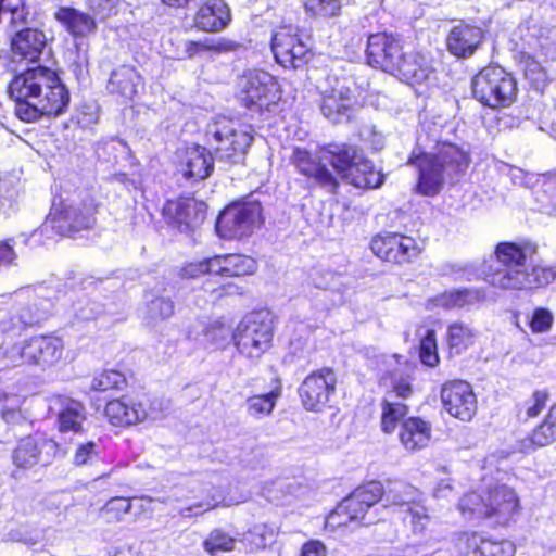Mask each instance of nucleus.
Listing matches in <instances>:
<instances>
[{"label":"nucleus","instance_id":"obj_41","mask_svg":"<svg viewBox=\"0 0 556 556\" xmlns=\"http://www.w3.org/2000/svg\"><path fill=\"white\" fill-rule=\"evenodd\" d=\"M281 396V383L279 380L276 381L275 388L261 395L250 396L247 400V412L250 416L260 418L271 414L277 400Z\"/></svg>","mask_w":556,"mask_h":556},{"label":"nucleus","instance_id":"obj_18","mask_svg":"<svg viewBox=\"0 0 556 556\" xmlns=\"http://www.w3.org/2000/svg\"><path fill=\"white\" fill-rule=\"evenodd\" d=\"M109 421L114 426H130L155 418L152 403L146 396H122L106 403L104 409Z\"/></svg>","mask_w":556,"mask_h":556},{"label":"nucleus","instance_id":"obj_54","mask_svg":"<svg viewBox=\"0 0 556 556\" xmlns=\"http://www.w3.org/2000/svg\"><path fill=\"white\" fill-rule=\"evenodd\" d=\"M87 7L100 20H105L118 12L121 0H87Z\"/></svg>","mask_w":556,"mask_h":556},{"label":"nucleus","instance_id":"obj_24","mask_svg":"<svg viewBox=\"0 0 556 556\" xmlns=\"http://www.w3.org/2000/svg\"><path fill=\"white\" fill-rule=\"evenodd\" d=\"M291 161L302 175L314 179L327 191L334 192L337 190L338 180L327 168L326 159H323V149L313 155L305 149L295 148Z\"/></svg>","mask_w":556,"mask_h":556},{"label":"nucleus","instance_id":"obj_28","mask_svg":"<svg viewBox=\"0 0 556 556\" xmlns=\"http://www.w3.org/2000/svg\"><path fill=\"white\" fill-rule=\"evenodd\" d=\"M49 409L58 414L61 432H79L85 420L84 406L67 396L53 395L49 400Z\"/></svg>","mask_w":556,"mask_h":556},{"label":"nucleus","instance_id":"obj_17","mask_svg":"<svg viewBox=\"0 0 556 556\" xmlns=\"http://www.w3.org/2000/svg\"><path fill=\"white\" fill-rule=\"evenodd\" d=\"M370 249L379 258L394 264L409 263L420 253V248L414 238L396 232L375 236L371 239Z\"/></svg>","mask_w":556,"mask_h":556},{"label":"nucleus","instance_id":"obj_63","mask_svg":"<svg viewBox=\"0 0 556 556\" xmlns=\"http://www.w3.org/2000/svg\"><path fill=\"white\" fill-rule=\"evenodd\" d=\"M164 4L174 8L185 7L190 0H161Z\"/></svg>","mask_w":556,"mask_h":556},{"label":"nucleus","instance_id":"obj_33","mask_svg":"<svg viewBox=\"0 0 556 556\" xmlns=\"http://www.w3.org/2000/svg\"><path fill=\"white\" fill-rule=\"evenodd\" d=\"M144 87L142 76L130 65L115 68L110 76L108 90L126 100H132Z\"/></svg>","mask_w":556,"mask_h":556},{"label":"nucleus","instance_id":"obj_56","mask_svg":"<svg viewBox=\"0 0 556 556\" xmlns=\"http://www.w3.org/2000/svg\"><path fill=\"white\" fill-rule=\"evenodd\" d=\"M553 315L546 308H536L530 320V328L534 333L547 332L553 325Z\"/></svg>","mask_w":556,"mask_h":556},{"label":"nucleus","instance_id":"obj_11","mask_svg":"<svg viewBox=\"0 0 556 556\" xmlns=\"http://www.w3.org/2000/svg\"><path fill=\"white\" fill-rule=\"evenodd\" d=\"M96 207L92 203L54 204L46 222L41 226V232L49 229L61 236H71L93 226Z\"/></svg>","mask_w":556,"mask_h":556},{"label":"nucleus","instance_id":"obj_49","mask_svg":"<svg viewBox=\"0 0 556 556\" xmlns=\"http://www.w3.org/2000/svg\"><path fill=\"white\" fill-rule=\"evenodd\" d=\"M101 452V445L96 442L78 444L73 455V463L76 466L92 465L100 458Z\"/></svg>","mask_w":556,"mask_h":556},{"label":"nucleus","instance_id":"obj_25","mask_svg":"<svg viewBox=\"0 0 556 556\" xmlns=\"http://www.w3.org/2000/svg\"><path fill=\"white\" fill-rule=\"evenodd\" d=\"M43 316L31 313L28 308L11 305L0 308V346L21 336L23 330L39 323Z\"/></svg>","mask_w":556,"mask_h":556},{"label":"nucleus","instance_id":"obj_23","mask_svg":"<svg viewBox=\"0 0 556 556\" xmlns=\"http://www.w3.org/2000/svg\"><path fill=\"white\" fill-rule=\"evenodd\" d=\"M393 75L412 86L427 85L434 80L432 58L424 52H403Z\"/></svg>","mask_w":556,"mask_h":556},{"label":"nucleus","instance_id":"obj_43","mask_svg":"<svg viewBox=\"0 0 556 556\" xmlns=\"http://www.w3.org/2000/svg\"><path fill=\"white\" fill-rule=\"evenodd\" d=\"M477 300V294L470 290H453L448 292H444L433 300L430 303L433 306H441L444 308H455L463 307L468 305Z\"/></svg>","mask_w":556,"mask_h":556},{"label":"nucleus","instance_id":"obj_30","mask_svg":"<svg viewBox=\"0 0 556 556\" xmlns=\"http://www.w3.org/2000/svg\"><path fill=\"white\" fill-rule=\"evenodd\" d=\"M458 552L463 556H492L493 549L508 556L510 553V541H492L480 533H460L456 541Z\"/></svg>","mask_w":556,"mask_h":556},{"label":"nucleus","instance_id":"obj_61","mask_svg":"<svg viewBox=\"0 0 556 556\" xmlns=\"http://www.w3.org/2000/svg\"><path fill=\"white\" fill-rule=\"evenodd\" d=\"M453 493V485L450 478L440 480L433 488V497L438 500L448 498Z\"/></svg>","mask_w":556,"mask_h":556},{"label":"nucleus","instance_id":"obj_50","mask_svg":"<svg viewBox=\"0 0 556 556\" xmlns=\"http://www.w3.org/2000/svg\"><path fill=\"white\" fill-rule=\"evenodd\" d=\"M125 383V377L116 370H104L96 375L91 381L90 388L94 391H106L118 389Z\"/></svg>","mask_w":556,"mask_h":556},{"label":"nucleus","instance_id":"obj_29","mask_svg":"<svg viewBox=\"0 0 556 556\" xmlns=\"http://www.w3.org/2000/svg\"><path fill=\"white\" fill-rule=\"evenodd\" d=\"M179 165L185 177L203 180L213 170V159L204 147H187L179 154Z\"/></svg>","mask_w":556,"mask_h":556},{"label":"nucleus","instance_id":"obj_55","mask_svg":"<svg viewBox=\"0 0 556 556\" xmlns=\"http://www.w3.org/2000/svg\"><path fill=\"white\" fill-rule=\"evenodd\" d=\"M549 394L546 390H538L525 402L528 417H536L546 407Z\"/></svg>","mask_w":556,"mask_h":556},{"label":"nucleus","instance_id":"obj_19","mask_svg":"<svg viewBox=\"0 0 556 556\" xmlns=\"http://www.w3.org/2000/svg\"><path fill=\"white\" fill-rule=\"evenodd\" d=\"M444 409L453 417L469 421L477 413V397L471 386L463 380L448 381L441 389Z\"/></svg>","mask_w":556,"mask_h":556},{"label":"nucleus","instance_id":"obj_44","mask_svg":"<svg viewBox=\"0 0 556 556\" xmlns=\"http://www.w3.org/2000/svg\"><path fill=\"white\" fill-rule=\"evenodd\" d=\"M38 447L36 441L27 437L20 441L13 453V463L20 468H29L38 463Z\"/></svg>","mask_w":556,"mask_h":556},{"label":"nucleus","instance_id":"obj_47","mask_svg":"<svg viewBox=\"0 0 556 556\" xmlns=\"http://www.w3.org/2000/svg\"><path fill=\"white\" fill-rule=\"evenodd\" d=\"M205 552L215 555L218 552H228L235 547V539L220 529L213 530L203 543Z\"/></svg>","mask_w":556,"mask_h":556},{"label":"nucleus","instance_id":"obj_46","mask_svg":"<svg viewBox=\"0 0 556 556\" xmlns=\"http://www.w3.org/2000/svg\"><path fill=\"white\" fill-rule=\"evenodd\" d=\"M173 314L174 303L167 298L159 296L148 303L144 319L149 325H155Z\"/></svg>","mask_w":556,"mask_h":556},{"label":"nucleus","instance_id":"obj_22","mask_svg":"<svg viewBox=\"0 0 556 556\" xmlns=\"http://www.w3.org/2000/svg\"><path fill=\"white\" fill-rule=\"evenodd\" d=\"M206 213V205L192 198L169 200L163 208L167 222L179 231L185 232L200 225Z\"/></svg>","mask_w":556,"mask_h":556},{"label":"nucleus","instance_id":"obj_27","mask_svg":"<svg viewBox=\"0 0 556 556\" xmlns=\"http://www.w3.org/2000/svg\"><path fill=\"white\" fill-rule=\"evenodd\" d=\"M483 40V31L477 26L459 23L450 30L446 38L448 51L457 58H469Z\"/></svg>","mask_w":556,"mask_h":556},{"label":"nucleus","instance_id":"obj_37","mask_svg":"<svg viewBox=\"0 0 556 556\" xmlns=\"http://www.w3.org/2000/svg\"><path fill=\"white\" fill-rule=\"evenodd\" d=\"M359 157L357 149L346 143L330 144L323 149V159H326L327 164H331L344 177L351 172L352 166Z\"/></svg>","mask_w":556,"mask_h":556},{"label":"nucleus","instance_id":"obj_16","mask_svg":"<svg viewBox=\"0 0 556 556\" xmlns=\"http://www.w3.org/2000/svg\"><path fill=\"white\" fill-rule=\"evenodd\" d=\"M337 376L329 368L308 375L299 388L302 405L311 412L324 410L336 391Z\"/></svg>","mask_w":556,"mask_h":556},{"label":"nucleus","instance_id":"obj_51","mask_svg":"<svg viewBox=\"0 0 556 556\" xmlns=\"http://www.w3.org/2000/svg\"><path fill=\"white\" fill-rule=\"evenodd\" d=\"M437 348L435 332L428 329L420 340V359L425 365L434 367L439 363Z\"/></svg>","mask_w":556,"mask_h":556},{"label":"nucleus","instance_id":"obj_62","mask_svg":"<svg viewBox=\"0 0 556 556\" xmlns=\"http://www.w3.org/2000/svg\"><path fill=\"white\" fill-rule=\"evenodd\" d=\"M200 49H212V50L223 51V50H227L228 47L224 43H218L217 46H212V47L204 46L199 42H189L187 45V52L189 53L190 56L194 55Z\"/></svg>","mask_w":556,"mask_h":556},{"label":"nucleus","instance_id":"obj_5","mask_svg":"<svg viewBox=\"0 0 556 556\" xmlns=\"http://www.w3.org/2000/svg\"><path fill=\"white\" fill-rule=\"evenodd\" d=\"M252 140L250 127L226 117H218L206 127V141L214 150L216 159L229 164L241 162Z\"/></svg>","mask_w":556,"mask_h":556},{"label":"nucleus","instance_id":"obj_7","mask_svg":"<svg viewBox=\"0 0 556 556\" xmlns=\"http://www.w3.org/2000/svg\"><path fill=\"white\" fill-rule=\"evenodd\" d=\"M7 365H35L41 369L55 366L63 356L64 343L59 337L37 336L7 348Z\"/></svg>","mask_w":556,"mask_h":556},{"label":"nucleus","instance_id":"obj_40","mask_svg":"<svg viewBox=\"0 0 556 556\" xmlns=\"http://www.w3.org/2000/svg\"><path fill=\"white\" fill-rule=\"evenodd\" d=\"M384 495L383 486L378 481H370L355 489L343 500V508H354L355 505L365 504L370 510Z\"/></svg>","mask_w":556,"mask_h":556},{"label":"nucleus","instance_id":"obj_38","mask_svg":"<svg viewBox=\"0 0 556 556\" xmlns=\"http://www.w3.org/2000/svg\"><path fill=\"white\" fill-rule=\"evenodd\" d=\"M358 521L364 526H369L376 521V517L370 515L365 504L355 505L354 508H343V501L327 517L326 526L336 528L348 526L349 522Z\"/></svg>","mask_w":556,"mask_h":556},{"label":"nucleus","instance_id":"obj_6","mask_svg":"<svg viewBox=\"0 0 556 556\" xmlns=\"http://www.w3.org/2000/svg\"><path fill=\"white\" fill-rule=\"evenodd\" d=\"M237 97L252 113L263 114L277 109L281 90L277 79L260 70L245 72L238 80Z\"/></svg>","mask_w":556,"mask_h":556},{"label":"nucleus","instance_id":"obj_4","mask_svg":"<svg viewBox=\"0 0 556 556\" xmlns=\"http://www.w3.org/2000/svg\"><path fill=\"white\" fill-rule=\"evenodd\" d=\"M388 370L380 379L381 387L386 390L382 403L381 428L386 433H392L396 424L408 413L407 406L397 401L406 400L412 393V384L407 375L408 364L403 362V356L393 354L386 359Z\"/></svg>","mask_w":556,"mask_h":556},{"label":"nucleus","instance_id":"obj_21","mask_svg":"<svg viewBox=\"0 0 556 556\" xmlns=\"http://www.w3.org/2000/svg\"><path fill=\"white\" fill-rule=\"evenodd\" d=\"M402 53L401 42L393 35L377 33L371 34L367 39V62L375 68L390 74L394 73Z\"/></svg>","mask_w":556,"mask_h":556},{"label":"nucleus","instance_id":"obj_57","mask_svg":"<svg viewBox=\"0 0 556 556\" xmlns=\"http://www.w3.org/2000/svg\"><path fill=\"white\" fill-rule=\"evenodd\" d=\"M8 405L1 408V415L5 422L11 424L20 417L21 400L17 396L7 397Z\"/></svg>","mask_w":556,"mask_h":556},{"label":"nucleus","instance_id":"obj_14","mask_svg":"<svg viewBox=\"0 0 556 556\" xmlns=\"http://www.w3.org/2000/svg\"><path fill=\"white\" fill-rule=\"evenodd\" d=\"M421 493L413 485L396 483L386 493L387 505L399 508L404 515L414 533H422L427 528L430 516L427 508L421 504Z\"/></svg>","mask_w":556,"mask_h":556},{"label":"nucleus","instance_id":"obj_20","mask_svg":"<svg viewBox=\"0 0 556 556\" xmlns=\"http://www.w3.org/2000/svg\"><path fill=\"white\" fill-rule=\"evenodd\" d=\"M349 79H337L330 90H326L321 101V112L331 123L348 122L357 103Z\"/></svg>","mask_w":556,"mask_h":556},{"label":"nucleus","instance_id":"obj_45","mask_svg":"<svg viewBox=\"0 0 556 556\" xmlns=\"http://www.w3.org/2000/svg\"><path fill=\"white\" fill-rule=\"evenodd\" d=\"M475 333L463 323H455L448 327L447 341L450 348L456 353L462 352L473 343Z\"/></svg>","mask_w":556,"mask_h":556},{"label":"nucleus","instance_id":"obj_31","mask_svg":"<svg viewBox=\"0 0 556 556\" xmlns=\"http://www.w3.org/2000/svg\"><path fill=\"white\" fill-rule=\"evenodd\" d=\"M228 5L223 0H208L195 13L194 25L207 33L223 30L230 22Z\"/></svg>","mask_w":556,"mask_h":556},{"label":"nucleus","instance_id":"obj_35","mask_svg":"<svg viewBox=\"0 0 556 556\" xmlns=\"http://www.w3.org/2000/svg\"><path fill=\"white\" fill-rule=\"evenodd\" d=\"M54 17L74 38H86L97 30L94 17L75 8L62 7L55 12Z\"/></svg>","mask_w":556,"mask_h":556},{"label":"nucleus","instance_id":"obj_42","mask_svg":"<svg viewBox=\"0 0 556 556\" xmlns=\"http://www.w3.org/2000/svg\"><path fill=\"white\" fill-rule=\"evenodd\" d=\"M277 529L274 526L266 523L255 525L247 534H244V542L251 549L265 548L275 542Z\"/></svg>","mask_w":556,"mask_h":556},{"label":"nucleus","instance_id":"obj_15","mask_svg":"<svg viewBox=\"0 0 556 556\" xmlns=\"http://www.w3.org/2000/svg\"><path fill=\"white\" fill-rule=\"evenodd\" d=\"M256 270L254 258L242 254H225L191 263L184 268L186 277H197L201 274L238 277L251 275Z\"/></svg>","mask_w":556,"mask_h":556},{"label":"nucleus","instance_id":"obj_36","mask_svg":"<svg viewBox=\"0 0 556 556\" xmlns=\"http://www.w3.org/2000/svg\"><path fill=\"white\" fill-rule=\"evenodd\" d=\"M556 441V403L549 408L544 421L530 435L518 442L520 453H530L538 447L546 446Z\"/></svg>","mask_w":556,"mask_h":556},{"label":"nucleus","instance_id":"obj_52","mask_svg":"<svg viewBox=\"0 0 556 556\" xmlns=\"http://www.w3.org/2000/svg\"><path fill=\"white\" fill-rule=\"evenodd\" d=\"M305 8L314 15L333 16L339 13L340 0H305Z\"/></svg>","mask_w":556,"mask_h":556},{"label":"nucleus","instance_id":"obj_9","mask_svg":"<svg viewBox=\"0 0 556 556\" xmlns=\"http://www.w3.org/2000/svg\"><path fill=\"white\" fill-rule=\"evenodd\" d=\"M232 340L242 356L258 359L270 348L273 340L268 314L257 312L247 315L233 330Z\"/></svg>","mask_w":556,"mask_h":556},{"label":"nucleus","instance_id":"obj_64","mask_svg":"<svg viewBox=\"0 0 556 556\" xmlns=\"http://www.w3.org/2000/svg\"><path fill=\"white\" fill-rule=\"evenodd\" d=\"M7 350L2 349L0 346V368H8L9 365H7Z\"/></svg>","mask_w":556,"mask_h":556},{"label":"nucleus","instance_id":"obj_26","mask_svg":"<svg viewBox=\"0 0 556 556\" xmlns=\"http://www.w3.org/2000/svg\"><path fill=\"white\" fill-rule=\"evenodd\" d=\"M231 488L232 485L230 482L225 479H218L205 501L181 508L179 510V515L182 518H190L192 516H199L205 511H210L219 505L232 506L247 500L244 494H238L236 496L231 495Z\"/></svg>","mask_w":556,"mask_h":556},{"label":"nucleus","instance_id":"obj_59","mask_svg":"<svg viewBox=\"0 0 556 556\" xmlns=\"http://www.w3.org/2000/svg\"><path fill=\"white\" fill-rule=\"evenodd\" d=\"M300 556H327V547L319 540H309L303 544Z\"/></svg>","mask_w":556,"mask_h":556},{"label":"nucleus","instance_id":"obj_8","mask_svg":"<svg viewBox=\"0 0 556 556\" xmlns=\"http://www.w3.org/2000/svg\"><path fill=\"white\" fill-rule=\"evenodd\" d=\"M471 88L479 102L493 109L509 106L517 96L516 80L500 66L481 70L473 77Z\"/></svg>","mask_w":556,"mask_h":556},{"label":"nucleus","instance_id":"obj_58","mask_svg":"<svg viewBox=\"0 0 556 556\" xmlns=\"http://www.w3.org/2000/svg\"><path fill=\"white\" fill-rule=\"evenodd\" d=\"M13 240L0 242V266L15 265L16 253L12 244Z\"/></svg>","mask_w":556,"mask_h":556},{"label":"nucleus","instance_id":"obj_53","mask_svg":"<svg viewBox=\"0 0 556 556\" xmlns=\"http://www.w3.org/2000/svg\"><path fill=\"white\" fill-rule=\"evenodd\" d=\"M203 336L204 340L214 348H222L227 343L230 337V329L218 321L207 327Z\"/></svg>","mask_w":556,"mask_h":556},{"label":"nucleus","instance_id":"obj_39","mask_svg":"<svg viewBox=\"0 0 556 556\" xmlns=\"http://www.w3.org/2000/svg\"><path fill=\"white\" fill-rule=\"evenodd\" d=\"M345 178L357 188H378L383 184V175L375 169L369 160L362 156L352 166Z\"/></svg>","mask_w":556,"mask_h":556},{"label":"nucleus","instance_id":"obj_1","mask_svg":"<svg viewBox=\"0 0 556 556\" xmlns=\"http://www.w3.org/2000/svg\"><path fill=\"white\" fill-rule=\"evenodd\" d=\"M8 91L15 102V115L26 123L38 121L43 115H61L71 99L56 72L41 65L16 74Z\"/></svg>","mask_w":556,"mask_h":556},{"label":"nucleus","instance_id":"obj_60","mask_svg":"<svg viewBox=\"0 0 556 556\" xmlns=\"http://www.w3.org/2000/svg\"><path fill=\"white\" fill-rule=\"evenodd\" d=\"M4 11H10L12 13L13 23H23L26 20L27 13L25 12L24 4L20 1L12 3L10 0H5Z\"/></svg>","mask_w":556,"mask_h":556},{"label":"nucleus","instance_id":"obj_32","mask_svg":"<svg viewBox=\"0 0 556 556\" xmlns=\"http://www.w3.org/2000/svg\"><path fill=\"white\" fill-rule=\"evenodd\" d=\"M46 35L37 28H25L15 34L11 40L15 59L36 62L46 47Z\"/></svg>","mask_w":556,"mask_h":556},{"label":"nucleus","instance_id":"obj_13","mask_svg":"<svg viewBox=\"0 0 556 556\" xmlns=\"http://www.w3.org/2000/svg\"><path fill=\"white\" fill-rule=\"evenodd\" d=\"M271 51L276 62L285 68L304 66L312 53L307 39L292 25H283L274 30Z\"/></svg>","mask_w":556,"mask_h":556},{"label":"nucleus","instance_id":"obj_10","mask_svg":"<svg viewBox=\"0 0 556 556\" xmlns=\"http://www.w3.org/2000/svg\"><path fill=\"white\" fill-rule=\"evenodd\" d=\"M262 223L260 202L233 203L219 214L216 231L224 239H240L250 236Z\"/></svg>","mask_w":556,"mask_h":556},{"label":"nucleus","instance_id":"obj_3","mask_svg":"<svg viewBox=\"0 0 556 556\" xmlns=\"http://www.w3.org/2000/svg\"><path fill=\"white\" fill-rule=\"evenodd\" d=\"M469 162L468 153L450 142L438 143L435 152L409 159V163L418 167L417 191L424 195L439 193L445 180H453L467 170Z\"/></svg>","mask_w":556,"mask_h":556},{"label":"nucleus","instance_id":"obj_48","mask_svg":"<svg viewBox=\"0 0 556 556\" xmlns=\"http://www.w3.org/2000/svg\"><path fill=\"white\" fill-rule=\"evenodd\" d=\"M131 509V500L127 497H112L102 508V514L109 522L123 519Z\"/></svg>","mask_w":556,"mask_h":556},{"label":"nucleus","instance_id":"obj_2","mask_svg":"<svg viewBox=\"0 0 556 556\" xmlns=\"http://www.w3.org/2000/svg\"><path fill=\"white\" fill-rule=\"evenodd\" d=\"M535 252L536 247L532 243H498L495 255L502 267L489 274L486 281L503 290L535 289L549 285L556 278L553 267L538 265L528 270L527 261Z\"/></svg>","mask_w":556,"mask_h":556},{"label":"nucleus","instance_id":"obj_12","mask_svg":"<svg viewBox=\"0 0 556 556\" xmlns=\"http://www.w3.org/2000/svg\"><path fill=\"white\" fill-rule=\"evenodd\" d=\"M490 498H501V505L490 508L486 506V496L480 493L465 494L458 503V509L467 519L496 516L506 519L514 514L518 506L515 492L506 485H496L490 489Z\"/></svg>","mask_w":556,"mask_h":556},{"label":"nucleus","instance_id":"obj_34","mask_svg":"<svg viewBox=\"0 0 556 556\" xmlns=\"http://www.w3.org/2000/svg\"><path fill=\"white\" fill-rule=\"evenodd\" d=\"M399 439L408 452L422 450L430 442L431 425L419 417L406 418L400 426Z\"/></svg>","mask_w":556,"mask_h":556}]
</instances>
